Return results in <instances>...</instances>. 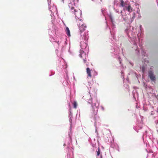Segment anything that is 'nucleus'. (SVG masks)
<instances>
[{
    "label": "nucleus",
    "mask_w": 158,
    "mask_h": 158,
    "mask_svg": "<svg viewBox=\"0 0 158 158\" xmlns=\"http://www.w3.org/2000/svg\"><path fill=\"white\" fill-rule=\"evenodd\" d=\"M71 12L75 15L77 22L78 26L80 32L82 33L86 28V26L82 22L81 19V11L74 9L73 7L71 8Z\"/></svg>",
    "instance_id": "1"
},
{
    "label": "nucleus",
    "mask_w": 158,
    "mask_h": 158,
    "mask_svg": "<svg viewBox=\"0 0 158 158\" xmlns=\"http://www.w3.org/2000/svg\"><path fill=\"white\" fill-rule=\"evenodd\" d=\"M79 56L83 59L84 63H86V57H87L86 54L84 52H81L79 55Z\"/></svg>",
    "instance_id": "2"
},
{
    "label": "nucleus",
    "mask_w": 158,
    "mask_h": 158,
    "mask_svg": "<svg viewBox=\"0 0 158 158\" xmlns=\"http://www.w3.org/2000/svg\"><path fill=\"white\" fill-rule=\"evenodd\" d=\"M148 76L152 81H154L155 80V77L154 76L152 71H149L148 72Z\"/></svg>",
    "instance_id": "3"
},
{
    "label": "nucleus",
    "mask_w": 158,
    "mask_h": 158,
    "mask_svg": "<svg viewBox=\"0 0 158 158\" xmlns=\"http://www.w3.org/2000/svg\"><path fill=\"white\" fill-rule=\"evenodd\" d=\"M98 111V109L97 107L95 108L92 107V113L94 115H95L97 114Z\"/></svg>",
    "instance_id": "4"
},
{
    "label": "nucleus",
    "mask_w": 158,
    "mask_h": 158,
    "mask_svg": "<svg viewBox=\"0 0 158 158\" xmlns=\"http://www.w3.org/2000/svg\"><path fill=\"white\" fill-rule=\"evenodd\" d=\"M86 73L88 77H92L91 70L89 68H87L86 69Z\"/></svg>",
    "instance_id": "5"
},
{
    "label": "nucleus",
    "mask_w": 158,
    "mask_h": 158,
    "mask_svg": "<svg viewBox=\"0 0 158 158\" xmlns=\"http://www.w3.org/2000/svg\"><path fill=\"white\" fill-rule=\"evenodd\" d=\"M126 8L128 12H131L132 11V8L131 7L130 5L129 4L127 6Z\"/></svg>",
    "instance_id": "6"
},
{
    "label": "nucleus",
    "mask_w": 158,
    "mask_h": 158,
    "mask_svg": "<svg viewBox=\"0 0 158 158\" xmlns=\"http://www.w3.org/2000/svg\"><path fill=\"white\" fill-rule=\"evenodd\" d=\"M66 32L67 35L68 36H70V33L68 27H66Z\"/></svg>",
    "instance_id": "7"
},
{
    "label": "nucleus",
    "mask_w": 158,
    "mask_h": 158,
    "mask_svg": "<svg viewBox=\"0 0 158 158\" xmlns=\"http://www.w3.org/2000/svg\"><path fill=\"white\" fill-rule=\"evenodd\" d=\"M77 103L76 102L74 101L73 103V107L74 108L76 109L77 107Z\"/></svg>",
    "instance_id": "8"
},
{
    "label": "nucleus",
    "mask_w": 158,
    "mask_h": 158,
    "mask_svg": "<svg viewBox=\"0 0 158 158\" xmlns=\"http://www.w3.org/2000/svg\"><path fill=\"white\" fill-rule=\"evenodd\" d=\"M120 2H121V6H122V7H124V2L123 1V0H120Z\"/></svg>",
    "instance_id": "9"
},
{
    "label": "nucleus",
    "mask_w": 158,
    "mask_h": 158,
    "mask_svg": "<svg viewBox=\"0 0 158 158\" xmlns=\"http://www.w3.org/2000/svg\"><path fill=\"white\" fill-rule=\"evenodd\" d=\"M100 149L98 148V151L97 152V156H99L100 154Z\"/></svg>",
    "instance_id": "10"
},
{
    "label": "nucleus",
    "mask_w": 158,
    "mask_h": 158,
    "mask_svg": "<svg viewBox=\"0 0 158 158\" xmlns=\"http://www.w3.org/2000/svg\"><path fill=\"white\" fill-rule=\"evenodd\" d=\"M81 44H84L85 45V48H86V45H87V44L85 43V42H81Z\"/></svg>",
    "instance_id": "11"
}]
</instances>
